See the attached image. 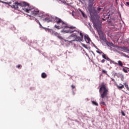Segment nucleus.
Listing matches in <instances>:
<instances>
[{"mask_svg":"<svg viewBox=\"0 0 129 129\" xmlns=\"http://www.w3.org/2000/svg\"><path fill=\"white\" fill-rule=\"evenodd\" d=\"M54 22L57 25H54V28L57 29V30H60L62 29L61 30L62 33H74L71 35L68 39H70L71 40H65L63 39L64 42H68L69 43H72V42H75L77 41V42H80L82 41L81 38L79 36H77V35L79 34V32L75 30H76V27L74 26H68V24L65 23L62 19L59 18L58 17H55L54 18Z\"/></svg>","mask_w":129,"mask_h":129,"instance_id":"obj_1","label":"nucleus"},{"mask_svg":"<svg viewBox=\"0 0 129 129\" xmlns=\"http://www.w3.org/2000/svg\"><path fill=\"white\" fill-rule=\"evenodd\" d=\"M99 93L102 100L105 98H108V88L106 86V84L102 83L99 86Z\"/></svg>","mask_w":129,"mask_h":129,"instance_id":"obj_2","label":"nucleus"},{"mask_svg":"<svg viewBox=\"0 0 129 129\" xmlns=\"http://www.w3.org/2000/svg\"><path fill=\"white\" fill-rule=\"evenodd\" d=\"M0 2L2 3L3 4H5L6 5H9V6H10L12 9H16V10H19V7H24V8H26V7H28L29 8L30 7V4L27 2H21V3H19V2H15L13 5H12V2H5L4 1H1L0 0Z\"/></svg>","mask_w":129,"mask_h":129,"instance_id":"obj_3","label":"nucleus"},{"mask_svg":"<svg viewBox=\"0 0 129 129\" xmlns=\"http://www.w3.org/2000/svg\"><path fill=\"white\" fill-rule=\"evenodd\" d=\"M89 11L90 12V16L91 17H94L97 16V11L94 9H89Z\"/></svg>","mask_w":129,"mask_h":129,"instance_id":"obj_4","label":"nucleus"},{"mask_svg":"<svg viewBox=\"0 0 129 129\" xmlns=\"http://www.w3.org/2000/svg\"><path fill=\"white\" fill-rule=\"evenodd\" d=\"M39 11L38 10H34L31 11V14L33 16H37V15H38V14H39Z\"/></svg>","mask_w":129,"mask_h":129,"instance_id":"obj_5","label":"nucleus"},{"mask_svg":"<svg viewBox=\"0 0 129 129\" xmlns=\"http://www.w3.org/2000/svg\"><path fill=\"white\" fill-rule=\"evenodd\" d=\"M102 56L104 59H105V60H107V61H111V60H110V59L108 57H107L106 56V54H104V53H103Z\"/></svg>","mask_w":129,"mask_h":129,"instance_id":"obj_6","label":"nucleus"},{"mask_svg":"<svg viewBox=\"0 0 129 129\" xmlns=\"http://www.w3.org/2000/svg\"><path fill=\"white\" fill-rule=\"evenodd\" d=\"M115 64L118 65L120 67H123V63H122L121 60H118V62H115Z\"/></svg>","mask_w":129,"mask_h":129,"instance_id":"obj_7","label":"nucleus"},{"mask_svg":"<svg viewBox=\"0 0 129 129\" xmlns=\"http://www.w3.org/2000/svg\"><path fill=\"white\" fill-rule=\"evenodd\" d=\"M84 39H85V41H87L88 42H90V41H91V40L89 38V36H88V35H85Z\"/></svg>","mask_w":129,"mask_h":129,"instance_id":"obj_8","label":"nucleus"},{"mask_svg":"<svg viewBox=\"0 0 129 129\" xmlns=\"http://www.w3.org/2000/svg\"><path fill=\"white\" fill-rule=\"evenodd\" d=\"M54 35H55V36H56V37H57V38H58V39H59L60 40H63V38H62V37L60 36V34L59 33L55 32L54 33Z\"/></svg>","mask_w":129,"mask_h":129,"instance_id":"obj_9","label":"nucleus"},{"mask_svg":"<svg viewBox=\"0 0 129 129\" xmlns=\"http://www.w3.org/2000/svg\"><path fill=\"white\" fill-rule=\"evenodd\" d=\"M116 51L119 54H122V55H123L124 57H126V58H129V56L125 54V53H123V52H120L117 50H116Z\"/></svg>","mask_w":129,"mask_h":129,"instance_id":"obj_10","label":"nucleus"},{"mask_svg":"<svg viewBox=\"0 0 129 129\" xmlns=\"http://www.w3.org/2000/svg\"><path fill=\"white\" fill-rule=\"evenodd\" d=\"M117 87L118 88V89H122L123 87H124V86L121 84H119V85H117Z\"/></svg>","mask_w":129,"mask_h":129,"instance_id":"obj_11","label":"nucleus"},{"mask_svg":"<svg viewBox=\"0 0 129 129\" xmlns=\"http://www.w3.org/2000/svg\"><path fill=\"white\" fill-rule=\"evenodd\" d=\"M121 51H122V52H125V51H127V47L121 46Z\"/></svg>","mask_w":129,"mask_h":129,"instance_id":"obj_12","label":"nucleus"},{"mask_svg":"<svg viewBox=\"0 0 129 129\" xmlns=\"http://www.w3.org/2000/svg\"><path fill=\"white\" fill-rule=\"evenodd\" d=\"M23 10L24 12H26V13H29V12H31V9H29L28 8H24L23 9Z\"/></svg>","mask_w":129,"mask_h":129,"instance_id":"obj_13","label":"nucleus"},{"mask_svg":"<svg viewBox=\"0 0 129 129\" xmlns=\"http://www.w3.org/2000/svg\"><path fill=\"white\" fill-rule=\"evenodd\" d=\"M42 78H46L47 77V74L45 73H42L41 74Z\"/></svg>","mask_w":129,"mask_h":129,"instance_id":"obj_14","label":"nucleus"},{"mask_svg":"<svg viewBox=\"0 0 129 129\" xmlns=\"http://www.w3.org/2000/svg\"><path fill=\"white\" fill-rule=\"evenodd\" d=\"M115 75L118 78H120L121 77H122V74L120 73L115 74Z\"/></svg>","mask_w":129,"mask_h":129,"instance_id":"obj_15","label":"nucleus"},{"mask_svg":"<svg viewBox=\"0 0 129 129\" xmlns=\"http://www.w3.org/2000/svg\"><path fill=\"white\" fill-rule=\"evenodd\" d=\"M92 104H93V105H95L96 106H98V103H97V102L94 101H92Z\"/></svg>","mask_w":129,"mask_h":129,"instance_id":"obj_16","label":"nucleus"},{"mask_svg":"<svg viewBox=\"0 0 129 129\" xmlns=\"http://www.w3.org/2000/svg\"><path fill=\"white\" fill-rule=\"evenodd\" d=\"M100 104H101V105H104L105 106L106 105V104H105V102H104V101H101Z\"/></svg>","mask_w":129,"mask_h":129,"instance_id":"obj_17","label":"nucleus"},{"mask_svg":"<svg viewBox=\"0 0 129 129\" xmlns=\"http://www.w3.org/2000/svg\"><path fill=\"white\" fill-rule=\"evenodd\" d=\"M121 115L123 116H125V113H124V112H123V111L121 110Z\"/></svg>","mask_w":129,"mask_h":129,"instance_id":"obj_18","label":"nucleus"},{"mask_svg":"<svg viewBox=\"0 0 129 129\" xmlns=\"http://www.w3.org/2000/svg\"><path fill=\"white\" fill-rule=\"evenodd\" d=\"M80 36H81V39L83 40V34L82 33L80 32Z\"/></svg>","mask_w":129,"mask_h":129,"instance_id":"obj_19","label":"nucleus"},{"mask_svg":"<svg viewBox=\"0 0 129 129\" xmlns=\"http://www.w3.org/2000/svg\"><path fill=\"white\" fill-rule=\"evenodd\" d=\"M122 71H123V72H124L125 73H127V70H126V69L124 68L122 69Z\"/></svg>","mask_w":129,"mask_h":129,"instance_id":"obj_20","label":"nucleus"},{"mask_svg":"<svg viewBox=\"0 0 129 129\" xmlns=\"http://www.w3.org/2000/svg\"><path fill=\"white\" fill-rule=\"evenodd\" d=\"M80 11L81 12V13H82V15L83 17L85 18V14H84V13L83 12H82L81 10H80Z\"/></svg>","mask_w":129,"mask_h":129,"instance_id":"obj_21","label":"nucleus"},{"mask_svg":"<svg viewBox=\"0 0 129 129\" xmlns=\"http://www.w3.org/2000/svg\"><path fill=\"white\" fill-rule=\"evenodd\" d=\"M97 53H98V54H103V52H102V51H98V50H97L96 51Z\"/></svg>","mask_w":129,"mask_h":129,"instance_id":"obj_22","label":"nucleus"},{"mask_svg":"<svg viewBox=\"0 0 129 129\" xmlns=\"http://www.w3.org/2000/svg\"><path fill=\"white\" fill-rule=\"evenodd\" d=\"M35 21H36V23H37L41 26V23H40V22L39 21V20H38L37 19H35Z\"/></svg>","mask_w":129,"mask_h":129,"instance_id":"obj_23","label":"nucleus"},{"mask_svg":"<svg viewBox=\"0 0 129 129\" xmlns=\"http://www.w3.org/2000/svg\"><path fill=\"white\" fill-rule=\"evenodd\" d=\"M110 46H111L112 47H113L114 46V44L112 42H110L109 43Z\"/></svg>","mask_w":129,"mask_h":129,"instance_id":"obj_24","label":"nucleus"},{"mask_svg":"<svg viewBox=\"0 0 129 129\" xmlns=\"http://www.w3.org/2000/svg\"><path fill=\"white\" fill-rule=\"evenodd\" d=\"M71 87H72V89L73 90V89H75V88H76V87H75V86H74V85H72V86H71Z\"/></svg>","mask_w":129,"mask_h":129,"instance_id":"obj_25","label":"nucleus"},{"mask_svg":"<svg viewBox=\"0 0 129 129\" xmlns=\"http://www.w3.org/2000/svg\"><path fill=\"white\" fill-rule=\"evenodd\" d=\"M97 31H98V34H101V33H102V31H101V30H100L97 29Z\"/></svg>","mask_w":129,"mask_h":129,"instance_id":"obj_26","label":"nucleus"},{"mask_svg":"<svg viewBox=\"0 0 129 129\" xmlns=\"http://www.w3.org/2000/svg\"><path fill=\"white\" fill-rule=\"evenodd\" d=\"M102 73H103L104 74H106L107 72L106 71H105V70H103L102 71Z\"/></svg>","mask_w":129,"mask_h":129,"instance_id":"obj_27","label":"nucleus"},{"mask_svg":"<svg viewBox=\"0 0 129 129\" xmlns=\"http://www.w3.org/2000/svg\"><path fill=\"white\" fill-rule=\"evenodd\" d=\"M104 17L105 19H109V16H105V15H104Z\"/></svg>","mask_w":129,"mask_h":129,"instance_id":"obj_28","label":"nucleus"},{"mask_svg":"<svg viewBox=\"0 0 129 129\" xmlns=\"http://www.w3.org/2000/svg\"><path fill=\"white\" fill-rule=\"evenodd\" d=\"M120 78H121V80L122 81H123L124 77H123V75H122V77H121Z\"/></svg>","mask_w":129,"mask_h":129,"instance_id":"obj_29","label":"nucleus"},{"mask_svg":"<svg viewBox=\"0 0 129 129\" xmlns=\"http://www.w3.org/2000/svg\"><path fill=\"white\" fill-rule=\"evenodd\" d=\"M17 68H21L22 65L19 64V65L17 66Z\"/></svg>","mask_w":129,"mask_h":129,"instance_id":"obj_30","label":"nucleus"},{"mask_svg":"<svg viewBox=\"0 0 129 129\" xmlns=\"http://www.w3.org/2000/svg\"><path fill=\"white\" fill-rule=\"evenodd\" d=\"M44 21H45V22H47V23H49V21H48V18H45V19H44Z\"/></svg>","mask_w":129,"mask_h":129,"instance_id":"obj_31","label":"nucleus"},{"mask_svg":"<svg viewBox=\"0 0 129 129\" xmlns=\"http://www.w3.org/2000/svg\"><path fill=\"white\" fill-rule=\"evenodd\" d=\"M93 46L95 47V48H96V49L98 50V48H97V46L96 45H95V44H93Z\"/></svg>","mask_w":129,"mask_h":129,"instance_id":"obj_32","label":"nucleus"},{"mask_svg":"<svg viewBox=\"0 0 129 129\" xmlns=\"http://www.w3.org/2000/svg\"><path fill=\"white\" fill-rule=\"evenodd\" d=\"M125 87L127 89H128V85H125Z\"/></svg>","mask_w":129,"mask_h":129,"instance_id":"obj_33","label":"nucleus"},{"mask_svg":"<svg viewBox=\"0 0 129 129\" xmlns=\"http://www.w3.org/2000/svg\"><path fill=\"white\" fill-rule=\"evenodd\" d=\"M104 62H105V59H102L101 60V62L102 63H104Z\"/></svg>","mask_w":129,"mask_h":129,"instance_id":"obj_34","label":"nucleus"},{"mask_svg":"<svg viewBox=\"0 0 129 129\" xmlns=\"http://www.w3.org/2000/svg\"><path fill=\"white\" fill-rule=\"evenodd\" d=\"M101 10V8H98L97 10H98V12H99L100 11V10Z\"/></svg>","mask_w":129,"mask_h":129,"instance_id":"obj_35","label":"nucleus"},{"mask_svg":"<svg viewBox=\"0 0 129 129\" xmlns=\"http://www.w3.org/2000/svg\"><path fill=\"white\" fill-rule=\"evenodd\" d=\"M113 47H114V48H117L118 46L114 44V46Z\"/></svg>","mask_w":129,"mask_h":129,"instance_id":"obj_36","label":"nucleus"},{"mask_svg":"<svg viewBox=\"0 0 129 129\" xmlns=\"http://www.w3.org/2000/svg\"><path fill=\"white\" fill-rule=\"evenodd\" d=\"M121 49V46H119V48H118V50Z\"/></svg>","mask_w":129,"mask_h":129,"instance_id":"obj_37","label":"nucleus"},{"mask_svg":"<svg viewBox=\"0 0 129 129\" xmlns=\"http://www.w3.org/2000/svg\"><path fill=\"white\" fill-rule=\"evenodd\" d=\"M126 5H127V6H129V2H126Z\"/></svg>","mask_w":129,"mask_h":129,"instance_id":"obj_38","label":"nucleus"},{"mask_svg":"<svg viewBox=\"0 0 129 129\" xmlns=\"http://www.w3.org/2000/svg\"><path fill=\"white\" fill-rule=\"evenodd\" d=\"M94 25L95 26L96 29H97V25H95V24H94Z\"/></svg>","mask_w":129,"mask_h":129,"instance_id":"obj_39","label":"nucleus"},{"mask_svg":"<svg viewBox=\"0 0 129 129\" xmlns=\"http://www.w3.org/2000/svg\"><path fill=\"white\" fill-rule=\"evenodd\" d=\"M119 47V46H118L116 47V48H117V49H118Z\"/></svg>","mask_w":129,"mask_h":129,"instance_id":"obj_40","label":"nucleus"},{"mask_svg":"<svg viewBox=\"0 0 129 129\" xmlns=\"http://www.w3.org/2000/svg\"><path fill=\"white\" fill-rule=\"evenodd\" d=\"M12 1H13V2H15V0H12Z\"/></svg>","mask_w":129,"mask_h":129,"instance_id":"obj_41","label":"nucleus"},{"mask_svg":"<svg viewBox=\"0 0 129 129\" xmlns=\"http://www.w3.org/2000/svg\"><path fill=\"white\" fill-rule=\"evenodd\" d=\"M108 66H109V64H108Z\"/></svg>","mask_w":129,"mask_h":129,"instance_id":"obj_42","label":"nucleus"},{"mask_svg":"<svg viewBox=\"0 0 129 129\" xmlns=\"http://www.w3.org/2000/svg\"><path fill=\"white\" fill-rule=\"evenodd\" d=\"M112 81H113V79L112 80Z\"/></svg>","mask_w":129,"mask_h":129,"instance_id":"obj_43","label":"nucleus"}]
</instances>
